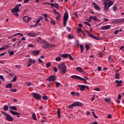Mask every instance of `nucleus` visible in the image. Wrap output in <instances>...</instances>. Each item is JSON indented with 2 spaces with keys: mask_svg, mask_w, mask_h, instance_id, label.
Instances as JSON below:
<instances>
[{
  "mask_svg": "<svg viewBox=\"0 0 124 124\" xmlns=\"http://www.w3.org/2000/svg\"><path fill=\"white\" fill-rule=\"evenodd\" d=\"M113 4H114V3L111 1H110L109 0H105V2H104V10L105 11L106 10H108L109 7H111V6L113 5Z\"/></svg>",
  "mask_w": 124,
  "mask_h": 124,
  "instance_id": "nucleus-1",
  "label": "nucleus"
},
{
  "mask_svg": "<svg viewBox=\"0 0 124 124\" xmlns=\"http://www.w3.org/2000/svg\"><path fill=\"white\" fill-rule=\"evenodd\" d=\"M58 68L61 70L62 74L66 73V66L63 63H61L58 65Z\"/></svg>",
  "mask_w": 124,
  "mask_h": 124,
  "instance_id": "nucleus-2",
  "label": "nucleus"
},
{
  "mask_svg": "<svg viewBox=\"0 0 124 124\" xmlns=\"http://www.w3.org/2000/svg\"><path fill=\"white\" fill-rule=\"evenodd\" d=\"M1 113L4 115L6 117V120L8 122H13L14 121V119L11 116V115H9V114L7 113V112H5L4 111H1Z\"/></svg>",
  "mask_w": 124,
  "mask_h": 124,
  "instance_id": "nucleus-3",
  "label": "nucleus"
},
{
  "mask_svg": "<svg viewBox=\"0 0 124 124\" xmlns=\"http://www.w3.org/2000/svg\"><path fill=\"white\" fill-rule=\"evenodd\" d=\"M71 78L73 79H77L78 80H81V81H83L84 82H87V80H89V78L85 77L84 78H83L81 77H79L76 75L71 76Z\"/></svg>",
  "mask_w": 124,
  "mask_h": 124,
  "instance_id": "nucleus-4",
  "label": "nucleus"
},
{
  "mask_svg": "<svg viewBox=\"0 0 124 124\" xmlns=\"http://www.w3.org/2000/svg\"><path fill=\"white\" fill-rule=\"evenodd\" d=\"M67 20H68V12H66L64 13L63 16V25L64 27L66 26V23H67Z\"/></svg>",
  "mask_w": 124,
  "mask_h": 124,
  "instance_id": "nucleus-5",
  "label": "nucleus"
},
{
  "mask_svg": "<svg viewBox=\"0 0 124 124\" xmlns=\"http://www.w3.org/2000/svg\"><path fill=\"white\" fill-rule=\"evenodd\" d=\"M32 95L37 100H40L41 99V95L38 93H33Z\"/></svg>",
  "mask_w": 124,
  "mask_h": 124,
  "instance_id": "nucleus-6",
  "label": "nucleus"
},
{
  "mask_svg": "<svg viewBox=\"0 0 124 124\" xmlns=\"http://www.w3.org/2000/svg\"><path fill=\"white\" fill-rule=\"evenodd\" d=\"M31 17H29V16H24L23 18V21L24 22V23H29L30 21H31Z\"/></svg>",
  "mask_w": 124,
  "mask_h": 124,
  "instance_id": "nucleus-7",
  "label": "nucleus"
},
{
  "mask_svg": "<svg viewBox=\"0 0 124 124\" xmlns=\"http://www.w3.org/2000/svg\"><path fill=\"white\" fill-rule=\"evenodd\" d=\"M11 10L13 13H15V12H19V11H20L18 6H16V7L14 8L13 9H11Z\"/></svg>",
  "mask_w": 124,
  "mask_h": 124,
  "instance_id": "nucleus-8",
  "label": "nucleus"
},
{
  "mask_svg": "<svg viewBox=\"0 0 124 124\" xmlns=\"http://www.w3.org/2000/svg\"><path fill=\"white\" fill-rule=\"evenodd\" d=\"M77 71H78V72H79V73H85V71L82 69V68L80 67H78L76 68Z\"/></svg>",
  "mask_w": 124,
  "mask_h": 124,
  "instance_id": "nucleus-9",
  "label": "nucleus"
},
{
  "mask_svg": "<svg viewBox=\"0 0 124 124\" xmlns=\"http://www.w3.org/2000/svg\"><path fill=\"white\" fill-rule=\"evenodd\" d=\"M55 80H56V76H52L47 79V80L49 81H55Z\"/></svg>",
  "mask_w": 124,
  "mask_h": 124,
  "instance_id": "nucleus-10",
  "label": "nucleus"
},
{
  "mask_svg": "<svg viewBox=\"0 0 124 124\" xmlns=\"http://www.w3.org/2000/svg\"><path fill=\"white\" fill-rule=\"evenodd\" d=\"M110 28H111V26H110V25H106L102 27L101 29V30H102V31H105L106 30H109Z\"/></svg>",
  "mask_w": 124,
  "mask_h": 124,
  "instance_id": "nucleus-11",
  "label": "nucleus"
},
{
  "mask_svg": "<svg viewBox=\"0 0 124 124\" xmlns=\"http://www.w3.org/2000/svg\"><path fill=\"white\" fill-rule=\"evenodd\" d=\"M88 34L90 36V37H91L92 38H93L94 39H96V40H99V39H98L97 37H94L92 34H91L89 32H88Z\"/></svg>",
  "mask_w": 124,
  "mask_h": 124,
  "instance_id": "nucleus-12",
  "label": "nucleus"
},
{
  "mask_svg": "<svg viewBox=\"0 0 124 124\" xmlns=\"http://www.w3.org/2000/svg\"><path fill=\"white\" fill-rule=\"evenodd\" d=\"M51 7H55V8H57V9H59V8L60 7V6L59 5V4L57 3H54L53 4H51Z\"/></svg>",
  "mask_w": 124,
  "mask_h": 124,
  "instance_id": "nucleus-13",
  "label": "nucleus"
},
{
  "mask_svg": "<svg viewBox=\"0 0 124 124\" xmlns=\"http://www.w3.org/2000/svg\"><path fill=\"white\" fill-rule=\"evenodd\" d=\"M73 105L74 107H76V106H82V104L80 102H75L73 103Z\"/></svg>",
  "mask_w": 124,
  "mask_h": 124,
  "instance_id": "nucleus-14",
  "label": "nucleus"
},
{
  "mask_svg": "<svg viewBox=\"0 0 124 124\" xmlns=\"http://www.w3.org/2000/svg\"><path fill=\"white\" fill-rule=\"evenodd\" d=\"M115 82L117 83V87H121L122 84H123V80H116Z\"/></svg>",
  "mask_w": 124,
  "mask_h": 124,
  "instance_id": "nucleus-15",
  "label": "nucleus"
},
{
  "mask_svg": "<svg viewBox=\"0 0 124 124\" xmlns=\"http://www.w3.org/2000/svg\"><path fill=\"white\" fill-rule=\"evenodd\" d=\"M93 5L94 6V9L96 10H100V7H99V6H98L96 3H93Z\"/></svg>",
  "mask_w": 124,
  "mask_h": 124,
  "instance_id": "nucleus-16",
  "label": "nucleus"
},
{
  "mask_svg": "<svg viewBox=\"0 0 124 124\" xmlns=\"http://www.w3.org/2000/svg\"><path fill=\"white\" fill-rule=\"evenodd\" d=\"M39 53H40L39 50H34L32 52V54H33L34 56H38V55H39Z\"/></svg>",
  "mask_w": 124,
  "mask_h": 124,
  "instance_id": "nucleus-17",
  "label": "nucleus"
},
{
  "mask_svg": "<svg viewBox=\"0 0 124 124\" xmlns=\"http://www.w3.org/2000/svg\"><path fill=\"white\" fill-rule=\"evenodd\" d=\"M10 112L12 114V115H14L15 116L18 115H21V113H19L16 111H14L13 110H10Z\"/></svg>",
  "mask_w": 124,
  "mask_h": 124,
  "instance_id": "nucleus-18",
  "label": "nucleus"
},
{
  "mask_svg": "<svg viewBox=\"0 0 124 124\" xmlns=\"http://www.w3.org/2000/svg\"><path fill=\"white\" fill-rule=\"evenodd\" d=\"M90 19H92L93 20H94V21H99V18H98V17H97L95 16H91Z\"/></svg>",
  "mask_w": 124,
  "mask_h": 124,
  "instance_id": "nucleus-19",
  "label": "nucleus"
},
{
  "mask_svg": "<svg viewBox=\"0 0 124 124\" xmlns=\"http://www.w3.org/2000/svg\"><path fill=\"white\" fill-rule=\"evenodd\" d=\"M71 94H72V95H77V96H80L79 93H78V92H72L71 93Z\"/></svg>",
  "mask_w": 124,
  "mask_h": 124,
  "instance_id": "nucleus-20",
  "label": "nucleus"
},
{
  "mask_svg": "<svg viewBox=\"0 0 124 124\" xmlns=\"http://www.w3.org/2000/svg\"><path fill=\"white\" fill-rule=\"evenodd\" d=\"M6 89H8V88L12 89V84L9 83V84H6Z\"/></svg>",
  "mask_w": 124,
  "mask_h": 124,
  "instance_id": "nucleus-21",
  "label": "nucleus"
},
{
  "mask_svg": "<svg viewBox=\"0 0 124 124\" xmlns=\"http://www.w3.org/2000/svg\"><path fill=\"white\" fill-rule=\"evenodd\" d=\"M60 56L61 57H62V58H68V56H69V54H61Z\"/></svg>",
  "mask_w": 124,
  "mask_h": 124,
  "instance_id": "nucleus-22",
  "label": "nucleus"
},
{
  "mask_svg": "<svg viewBox=\"0 0 124 124\" xmlns=\"http://www.w3.org/2000/svg\"><path fill=\"white\" fill-rule=\"evenodd\" d=\"M49 19H50V23L52 25H56V21L54 20L52 18L50 17Z\"/></svg>",
  "mask_w": 124,
  "mask_h": 124,
  "instance_id": "nucleus-23",
  "label": "nucleus"
},
{
  "mask_svg": "<svg viewBox=\"0 0 124 124\" xmlns=\"http://www.w3.org/2000/svg\"><path fill=\"white\" fill-rule=\"evenodd\" d=\"M43 42L45 46V47H48V46H49V44L47 42H46V41L44 40H43Z\"/></svg>",
  "mask_w": 124,
  "mask_h": 124,
  "instance_id": "nucleus-24",
  "label": "nucleus"
},
{
  "mask_svg": "<svg viewBox=\"0 0 124 124\" xmlns=\"http://www.w3.org/2000/svg\"><path fill=\"white\" fill-rule=\"evenodd\" d=\"M10 109H11L12 110H14L15 111H17V108L15 106H10L9 107Z\"/></svg>",
  "mask_w": 124,
  "mask_h": 124,
  "instance_id": "nucleus-25",
  "label": "nucleus"
},
{
  "mask_svg": "<svg viewBox=\"0 0 124 124\" xmlns=\"http://www.w3.org/2000/svg\"><path fill=\"white\" fill-rule=\"evenodd\" d=\"M32 118L34 121H36L37 120V118H36V115H35V113L32 114Z\"/></svg>",
  "mask_w": 124,
  "mask_h": 124,
  "instance_id": "nucleus-26",
  "label": "nucleus"
},
{
  "mask_svg": "<svg viewBox=\"0 0 124 124\" xmlns=\"http://www.w3.org/2000/svg\"><path fill=\"white\" fill-rule=\"evenodd\" d=\"M78 86L80 87V91H85V85H79Z\"/></svg>",
  "mask_w": 124,
  "mask_h": 124,
  "instance_id": "nucleus-27",
  "label": "nucleus"
},
{
  "mask_svg": "<svg viewBox=\"0 0 124 124\" xmlns=\"http://www.w3.org/2000/svg\"><path fill=\"white\" fill-rule=\"evenodd\" d=\"M68 38H69V39H73V38H74V37L73 36V35L69 34L68 35Z\"/></svg>",
  "mask_w": 124,
  "mask_h": 124,
  "instance_id": "nucleus-28",
  "label": "nucleus"
},
{
  "mask_svg": "<svg viewBox=\"0 0 124 124\" xmlns=\"http://www.w3.org/2000/svg\"><path fill=\"white\" fill-rule=\"evenodd\" d=\"M114 78H115V79H120V75H119V74L116 73Z\"/></svg>",
  "mask_w": 124,
  "mask_h": 124,
  "instance_id": "nucleus-29",
  "label": "nucleus"
},
{
  "mask_svg": "<svg viewBox=\"0 0 124 124\" xmlns=\"http://www.w3.org/2000/svg\"><path fill=\"white\" fill-rule=\"evenodd\" d=\"M9 109V108L7 106H4L3 107V109L4 111H7Z\"/></svg>",
  "mask_w": 124,
  "mask_h": 124,
  "instance_id": "nucleus-30",
  "label": "nucleus"
},
{
  "mask_svg": "<svg viewBox=\"0 0 124 124\" xmlns=\"http://www.w3.org/2000/svg\"><path fill=\"white\" fill-rule=\"evenodd\" d=\"M117 4H115L113 5V10H114V11H117Z\"/></svg>",
  "mask_w": 124,
  "mask_h": 124,
  "instance_id": "nucleus-31",
  "label": "nucleus"
},
{
  "mask_svg": "<svg viewBox=\"0 0 124 124\" xmlns=\"http://www.w3.org/2000/svg\"><path fill=\"white\" fill-rule=\"evenodd\" d=\"M36 35H38V33L32 32V34H31L32 37H34V36H36Z\"/></svg>",
  "mask_w": 124,
  "mask_h": 124,
  "instance_id": "nucleus-32",
  "label": "nucleus"
},
{
  "mask_svg": "<svg viewBox=\"0 0 124 124\" xmlns=\"http://www.w3.org/2000/svg\"><path fill=\"white\" fill-rule=\"evenodd\" d=\"M43 20V17H40L39 19H37L36 23H39L41 21H42Z\"/></svg>",
  "mask_w": 124,
  "mask_h": 124,
  "instance_id": "nucleus-33",
  "label": "nucleus"
},
{
  "mask_svg": "<svg viewBox=\"0 0 124 124\" xmlns=\"http://www.w3.org/2000/svg\"><path fill=\"white\" fill-rule=\"evenodd\" d=\"M55 61H56V62H61L62 58H61V57H57L55 58Z\"/></svg>",
  "mask_w": 124,
  "mask_h": 124,
  "instance_id": "nucleus-34",
  "label": "nucleus"
},
{
  "mask_svg": "<svg viewBox=\"0 0 124 124\" xmlns=\"http://www.w3.org/2000/svg\"><path fill=\"white\" fill-rule=\"evenodd\" d=\"M56 15H57V16H56V19L57 21H58V20H59L61 17V15L60 14V13H59V14Z\"/></svg>",
  "mask_w": 124,
  "mask_h": 124,
  "instance_id": "nucleus-35",
  "label": "nucleus"
},
{
  "mask_svg": "<svg viewBox=\"0 0 124 124\" xmlns=\"http://www.w3.org/2000/svg\"><path fill=\"white\" fill-rule=\"evenodd\" d=\"M36 26H38L39 27H41V24L39 23H36L34 26L32 25V27H36Z\"/></svg>",
  "mask_w": 124,
  "mask_h": 124,
  "instance_id": "nucleus-36",
  "label": "nucleus"
},
{
  "mask_svg": "<svg viewBox=\"0 0 124 124\" xmlns=\"http://www.w3.org/2000/svg\"><path fill=\"white\" fill-rule=\"evenodd\" d=\"M57 113H58L59 118H61V112L60 111V108H58Z\"/></svg>",
  "mask_w": 124,
  "mask_h": 124,
  "instance_id": "nucleus-37",
  "label": "nucleus"
},
{
  "mask_svg": "<svg viewBox=\"0 0 124 124\" xmlns=\"http://www.w3.org/2000/svg\"><path fill=\"white\" fill-rule=\"evenodd\" d=\"M51 63L48 62V63L46 64V68H49V67H50V66H51Z\"/></svg>",
  "mask_w": 124,
  "mask_h": 124,
  "instance_id": "nucleus-38",
  "label": "nucleus"
},
{
  "mask_svg": "<svg viewBox=\"0 0 124 124\" xmlns=\"http://www.w3.org/2000/svg\"><path fill=\"white\" fill-rule=\"evenodd\" d=\"M7 49V47H6V46H3L1 48H0V51H2L3 50H5Z\"/></svg>",
  "mask_w": 124,
  "mask_h": 124,
  "instance_id": "nucleus-39",
  "label": "nucleus"
},
{
  "mask_svg": "<svg viewBox=\"0 0 124 124\" xmlns=\"http://www.w3.org/2000/svg\"><path fill=\"white\" fill-rule=\"evenodd\" d=\"M105 100L106 102H110L111 101V99L109 98H107Z\"/></svg>",
  "mask_w": 124,
  "mask_h": 124,
  "instance_id": "nucleus-40",
  "label": "nucleus"
},
{
  "mask_svg": "<svg viewBox=\"0 0 124 124\" xmlns=\"http://www.w3.org/2000/svg\"><path fill=\"white\" fill-rule=\"evenodd\" d=\"M17 81V76H15L13 78V79L12 80V82H16Z\"/></svg>",
  "mask_w": 124,
  "mask_h": 124,
  "instance_id": "nucleus-41",
  "label": "nucleus"
},
{
  "mask_svg": "<svg viewBox=\"0 0 124 124\" xmlns=\"http://www.w3.org/2000/svg\"><path fill=\"white\" fill-rule=\"evenodd\" d=\"M84 24H85V25H87V26H89V27H91V25L88 22H87V21H84Z\"/></svg>",
  "mask_w": 124,
  "mask_h": 124,
  "instance_id": "nucleus-42",
  "label": "nucleus"
},
{
  "mask_svg": "<svg viewBox=\"0 0 124 124\" xmlns=\"http://www.w3.org/2000/svg\"><path fill=\"white\" fill-rule=\"evenodd\" d=\"M29 63L27 65V66H31V59H29Z\"/></svg>",
  "mask_w": 124,
  "mask_h": 124,
  "instance_id": "nucleus-43",
  "label": "nucleus"
},
{
  "mask_svg": "<svg viewBox=\"0 0 124 124\" xmlns=\"http://www.w3.org/2000/svg\"><path fill=\"white\" fill-rule=\"evenodd\" d=\"M10 91H11V92H12L13 93H16V92H17V89H10Z\"/></svg>",
  "mask_w": 124,
  "mask_h": 124,
  "instance_id": "nucleus-44",
  "label": "nucleus"
},
{
  "mask_svg": "<svg viewBox=\"0 0 124 124\" xmlns=\"http://www.w3.org/2000/svg\"><path fill=\"white\" fill-rule=\"evenodd\" d=\"M43 99L44 100H47V99H48V96H43Z\"/></svg>",
  "mask_w": 124,
  "mask_h": 124,
  "instance_id": "nucleus-45",
  "label": "nucleus"
},
{
  "mask_svg": "<svg viewBox=\"0 0 124 124\" xmlns=\"http://www.w3.org/2000/svg\"><path fill=\"white\" fill-rule=\"evenodd\" d=\"M53 11L54 13H55V14H56V15H57L60 13L57 12V11L55 9H53Z\"/></svg>",
  "mask_w": 124,
  "mask_h": 124,
  "instance_id": "nucleus-46",
  "label": "nucleus"
},
{
  "mask_svg": "<svg viewBox=\"0 0 124 124\" xmlns=\"http://www.w3.org/2000/svg\"><path fill=\"white\" fill-rule=\"evenodd\" d=\"M73 107H74V105H73V104L68 106V108H70L71 109H73Z\"/></svg>",
  "mask_w": 124,
  "mask_h": 124,
  "instance_id": "nucleus-47",
  "label": "nucleus"
},
{
  "mask_svg": "<svg viewBox=\"0 0 124 124\" xmlns=\"http://www.w3.org/2000/svg\"><path fill=\"white\" fill-rule=\"evenodd\" d=\"M85 48L87 49V51L89 50V49H90V46L89 45L85 46Z\"/></svg>",
  "mask_w": 124,
  "mask_h": 124,
  "instance_id": "nucleus-48",
  "label": "nucleus"
},
{
  "mask_svg": "<svg viewBox=\"0 0 124 124\" xmlns=\"http://www.w3.org/2000/svg\"><path fill=\"white\" fill-rule=\"evenodd\" d=\"M99 56L100 57V58L103 57V53L102 52H99Z\"/></svg>",
  "mask_w": 124,
  "mask_h": 124,
  "instance_id": "nucleus-49",
  "label": "nucleus"
},
{
  "mask_svg": "<svg viewBox=\"0 0 124 124\" xmlns=\"http://www.w3.org/2000/svg\"><path fill=\"white\" fill-rule=\"evenodd\" d=\"M56 87H59L61 86V83L60 82H56Z\"/></svg>",
  "mask_w": 124,
  "mask_h": 124,
  "instance_id": "nucleus-50",
  "label": "nucleus"
},
{
  "mask_svg": "<svg viewBox=\"0 0 124 124\" xmlns=\"http://www.w3.org/2000/svg\"><path fill=\"white\" fill-rule=\"evenodd\" d=\"M0 79L4 82V77H3V76H0Z\"/></svg>",
  "mask_w": 124,
  "mask_h": 124,
  "instance_id": "nucleus-51",
  "label": "nucleus"
},
{
  "mask_svg": "<svg viewBox=\"0 0 124 124\" xmlns=\"http://www.w3.org/2000/svg\"><path fill=\"white\" fill-rule=\"evenodd\" d=\"M119 23H124V18H122L119 20Z\"/></svg>",
  "mask_w": 124,
  "mask_h": 124,
  "instance_id": "nucleus-52",
  "label": "nucleus"
},
{
  "mask_svg": "<svg viewBox=\"0 0 124 124\" xmlns=\"http://www.w3.org/2000/svg\"><path fill=\"white\" fill-rule=\"evenodd\" d=\"M31 82H29L27 84V87H30V86H31Z\"/></svg>",
  "mask_w": 124,
  "mask_h": 124,
  "instance_id": "nucleus-53",
  "label": "nucleus"
},
{
  "mask_svg": "<svg viewBox=\"0 0 124 124\" xmlns=\"http://www.w3.org/2000/svg\"><path fill=\"white\" fill-rule=\"evenodd\" d=\"M21 35V36H24V35H23V34L20 33H18L14 34V35Z\"/></svg>",
  "mask_w": 124,
  "mask_h": 124,
  "instance_id": "nucleus-54",
  "label": "nucleus"
},
{
  "mask_svg": "<svg viewBox=\"0 0 124 124\" xmlns=\"http://www.w3.org/2000/svg\"><path fill=\"white\" fill-rule=\"evenodd\" d=\"M68 58H69L70 60H71V61H73V58L71 57V55H70V54H69Z\"/></svg>",
  "mask_w": 124,
  "mask_h": 124,
  "instance_id": "nucleus-55",
  "label": "nucleus"
},
{
  "mask_svg": "<svg viewBox=\"0 0 124 124\" xmlns=\"http://www.w3.org/2000/svg\"><path fill=\"white\" fill-rule=\"evenodd\" d=\"M14 14L15 15V16H16V17L19 16V14L17 13V12L14 13Z\"/></svg>",
  "mask_w": 124,
  "mask_h": 124,
  "instance_id": "nucleus-56",
  "label": "nucleus"
},
{
  "mask_svg": "<svg viewBox=\"0 0 124 124\" xmlns=\"http://www.w3.org/2000/svg\"><path fill=\"white\" fill-rule=\"evenodd\" d=\"M94 91H96V92H99V91H100V89H99V88H97L94 89Z\"/></svg>",
  "mask_w": 124,
  "mask_h": 124,
  "instance_id": "nucleus-57",
  "label": "nucleus"
},
{
  "mask_svg": "<svg viewBox=\"0 0 124 124\" xmlns=\"http://www.w3.org/2000/svg\"><path fill=\"white\" fill-rule=\"evenodd\" d=\"M13 55H14V51H12L10 53V56H13Z\"/></svg>",
  "mask_w": 124,
  "mask_h": 124,
  "instance_id": "nucleus-58",
  "label": "nucleus"
},
{
  "mask_svg": "<svg viewBox=\"0 0 124 124\" xmlns=\"http://www.w3.org/2000/svg\"><path fill=\"white\" fill-rule=\"evenodd\" d=\"M80 48L81 50H84V46L83 45H80Z\"/></svg>",
  "mask_w": 124,
  "mask_h": 124,
  "instance_id": "nucleus-59",
  "label": "nucleus"
},
{
  "mask_svg": "<svg viewBox=\"0 0 124 124\" xmlns=\"http://www.w3.org/2000/svg\"><path fill=\"white\" fill-rule=\"evenodd\" d=\"M13 101H14V103H16V102H18V99H14L13 100Z\"/></svg>",
  "mask_w": 124,
  "mask_h": 124,
  "instance_id": "nucleus-60",
  "label": "nucleus"
},
{
  "mask_svg": "<svg viewBox=\"0 0 124 124\" xmlns=\"http://www.w3.org/2000/svg\"><path fill=\"white\" fill-rule=\"evenodd\" d=\"M119 31H120L117 30V31H116L114 32V34H118V33H119Z\"/></svg>",
  "mask_w": 124,
  "mask_h": 124,
  "instance_id": "nucleus-61",
  "label": "nucleus"
},
{
  "mask_svg": "<svg viewBox=\"0 0 124 124\" xmlns=\"http://www.w3.org/2000/svg\"><path fill=\"white\" fill-rule=\"evenodd\" d=\"M81 31H82V29L79 28V29L78 30V32H81Z\"/></svg>",
  "mask_w": 124,
  "mask_h": 124,
  "instance_id": "nucleus-62",
  "label": "nucleus"
},
{
  "mask_svg": "<svg viewBox=\"0 0 124 124\" xmlns=\"http://www.w3.org/2000/svg\"><path fill=\"white\" fill-rule=\"evenodd\" d=\"M76 44H77V46H79V41H78V40H77L76 41Z\"/></svg>",
  "mask_w": 124,
  "mask_h": 124,
  "instance_id": "nucleus-63",
  "label": "nucleus"
},
{
  "mask_svg": "<svg viewBox=\"0 0 124 124\" xmlns=\"http://www.w3.org/2000/svg\"><path fill=\"white\" fill-rule=\"evenodd\" d=\"M97 69L99 71H101V67L100 66H98V68H97Z\"/></svg>",
  "mask_w": 124,
  "mask_h": 124,
  "instance_id": "nucleus-64",
  "label": "nucleus"
}]
</instances>
